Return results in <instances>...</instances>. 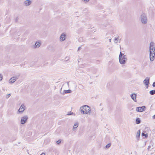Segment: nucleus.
I'll return each mask as SVG.
<instances>
[{
	"label": "nucleus",
	"mask_w": 155,
	"mask_h": 155,
	"mask_svg": "<svg viewBox=\"0 0 155 155\" xmlns=\"http://www.w3.org/2000/svg\"><path fill=\"white\" fill-rule=\"evenodd\" d=\"M78 126V124L76 123L74 124L73 127L74 129H76Z\"/></svg>",
	"instance_id": "19"
},
{
	"label": "nucleus",
	"mask_w": 155,
	"mask_h": 155,
	"mask_svg": "<svg viewBox=\"0 0 155 155\" xmlns=\"http://www.w3.org/2000/svg\"><path fill=\"white\" fill-rule=\"evenodd\" d=\"M154 43L153 42H151L150 44L149 58L150 60L151 61H153L155 58V46H154Z\"/></svg>",
	"instance_id": "1"
},
{
	"label": "nucleus",
	"mask_w": 155,
	"mask_h": 155,
	"mask_svg": "<svg viewBox=\"0 0 155 155\" xmlns=\"http://www.w3.org/2000/svg\"><path fill=\"white\" fill-rule=\"evenodd\" d=\"M90 107L86 105H84L81 107L80 108V110L83 114H91Z\"/></svg>",
	"instance_id": "2"
},
{
	"label": "nucleus",
	"mask_w": 155,
	"mask_h": 155,
	"mask_svg": "<svg viewBox=\"0 0 155 155\" xmlns=\"http://www.w3.org/2000/svg\"><path fill=\"white\" fill-rule=\"evenodd\" d=\"M125 55H124V54L122 53L121 52H120V54L119 55V58H121L123 56H125Z\"/></svg>",
	"instance_id": "21"
},
{
	"label": "nucleus",
	"mask_w": 155,
	"mask_h": 155,
	"mask_svg": "<svg viewBox=\"0 0 155 155\" xmlns=\"http://www.w3.org/2000/svg\"><path fill=\"white\" fill-rule=\"evenodd\" d=\"M146 131L143 132L141 134V136L142 137L144 136V138H147L148 137V135L147 133L145 134Z\"/></svg>",
	"instance_id": "15"
},
{
	"label": "nucleus",
	"mask_w": 155,
	"mask_h": 155,
	"mask_svg": "<svg viewBox=\"0 0 155 155\" xmlns=\"http://www.w3.org/2000/svg\"><path fill=\"white\" fill-rule=\"evenodd\" d=\"M152 86L153 87H155V82H154L153 83Z\"/></svg>",
	"instance_id": "30"
},
{
	"label": "nucleus",
	"mask_w": 155,
	"mask_h": 155,
	"mask_svg": "<svg viewBox=\"0 0 155 155\" xmlns=\"http://www.w3.org/2000/svg\"><path fill=\"white\" fill-rule=\"evenodd\" d=\"M81 47H78V51L80 50L81 49Z\"/></svg>",
	"instance_id": "31"
},
{
	"label": "nucleus",
	"mask_w": 155,
	"mask_h": 155,
	"mask_svg": "<svg viewBox=\"0 0 155 155\" xmlns=\"http://www.w3.org/2000/svg\"><path fill=\"white\" fill-rule=\"evenodd\" d=\"M117 39H118V38L115 37V38H114V40L115 41V43H117Z\"/></svg>",
	"instance_id": "26"
},
{
	"label": "nucleus",
	"mask_w": 155,
	"mask_h": 155,
	"mask_svg": "<svg viewBox=\"0 0 155 155\" xmlns=\"http://www.w3.org/2000/svg\"><path fill=\"white\" fill-rule=\"evenodd\" d=\"M109 41L110 42L111 41V39H109Z\"/></svg>",
	"instance_id": "35"
},
{
	"label": "nucleus",
	"mask_w": 155,
	"mask_h": 155,
	"mask_svg": "<svg viewBox=\"0 0 155 155\" xmlns=\"http://www.w3.org/2000/svg\"><path fill=\"white\" fill-rule=\"evenodd\" d=\"M40 45L41 44L39 42L36 41L35 44V47L36 48H39L40 46Z\"/></svg>",
	"instance_id": "16"
},
{
	"label": "nucleus",
	"mask_w": 155,
	"mask_h": 155,
	"mask_svg": "<svg viewBox=\"0 0 155 155\" xmlns=\"http://www.w3.org/2000/svg\"><path fill=\"white\" fill-rule=\"evenodd\" d=\"M3 78V76L2 74H0V81H1Z\"/></svg>",
	"instance_id": "24"
},
{
	"label": "nucleus",
	"mask_w": 155,
	"mask_h": 155,
	"mask_svg": "<svg viewBox=\"0 0 155 155\" xmlns=\"http://www.w3.org/2000/svg\"><path fill=\"white\" fill-rule=\"evenodd\" d=\"M78 88L80 89H84V86L81 84H79L78 85Z\"/></svg>",
	"instance_id": "22"
},
{
	"label": "nucleus",
	"mask_w": 155,
	"mask_h": 155,
	"mask_svg": "<svg viewBox=\"0 0 155 155\" xmlns=\"http://www.w3.org/2000/svg\"><path fill=\"white\" fill-rule=\"evenodd\" d=\"M28 118V117L27 115H25L21 117L20 123L22 124H25L27 121Z\"/></svg>",
	"instance_id": "5"
},
{
	"label": "nucleus",
	"mask_w": 155,
	"mask_h": 155,
	"mask_svg": "<svg viewBox=\"0 0 155 155\" xmlns=\"http://www.w3.org/2000/svg\"><path fill=\"white\" fill-rule=\"evenodd\" d=\"M73 114V112L70 111L69 112H68V113L67 114V115H72V114Z\"/></svg>",
	"instance_id": "25"
},
{
	"label": "nucleus",
	"mask_w": 155,
	"mask_h": 155,
	"mask_svg": "<svg viewBox=\"0 0 155 155\" xmlns=\"http://www.w3.org/2000/svg\"><path fill=\"white\" fill-rule=\"evenodd\" d=\"M31 3V2L30 0H27L24 2V5L26 6H29Z\"/></svg>",
	"instance_id": "12"
},
{
	"label": "nucleus",
	"mask_w": 155,
	"mask_h": 155,
	"mask_svg": "<svg viewBox=\"0 0 155 155\" xmlns=\"http://www.w3.org/2000/svg\"><path fill=\"white\" fill-rule=\"evenodd\" d=\"M111 145V144L110 143H109L107 144V145H106V146H105V147L106 149H108L109 147H110Z\"/></svg>",
	"instance_id": "20"
},
{
	"label": "nucleus",
	"mask_w": 155,
	"mask_h": 155,
	"mask_svg": "<svg viewBox=\"0 0 155 155\" xmlns=\"http://www.w3.org/2000/svg\"><path fill=\"white\" fill-rule=\"evenodd\" d=\"M60 39L61 41H64L66 38V35L65 34L63 33L60 36Z\"/></svg>",
	"instance_id": "11"
},
{
	"label": "nucleus",
	"mask_w": 155,
	"mask_h": 155,
	"mask_svg": "<svg viewBox=\"0 0 155 155\" xmlns=\"http://www.w3.org/2000/svg\"><path fill=\"white\" fill-rule=\"evenodd\" d=\"M82 1H83L84 2L86 3L87 2H88L90 0H82Z\"/></svg>",
	"instance_id": "28"
},
{
	"label": "nucleus",
	"mask_w": 155,
	"mask_h": 155,
	"mask_svg": "<svg viewBox=\"0 0 155 155\" xmlns=\"http://www.w3.org/2000/svg\"><path fill=\"white\" fill-rule=\"evenodd\" d=\"M149 93L150 94L153 95L155 94V90H152L150 91Z\"/></svg>",
	"instance_id": "18"
},
{
	"label": "nucleus",
	"mask_w": 155,
	"mask_h": 155,
	"mask_svg": "<svg viewBox=\"0 0 155 155\" xmlns=\"http://www.w3.org/2000/svg\"><path fill=\"white\" fill-rule=\"evenodd\" d=\"M135 122L137 124H139L141 123V120L139 118H137L136 119Z\"/></svg>",
	"instance_id": "17"
},
{
	"label": "nucleus",
	"mask_w": 155,
	"mask_h": 155,
	"mask_svg": "<svg viewBox=\"0 0 155 155\" xmlns=\"http://www.w3.org/2000/svg\"><path fill=\"white\" fill-rule=\"evenodd\" d=\"M40 155H45V153H42Z\"/></svg>",
	"instance_id": "33"
},
{
	"label": "nucleus",
	"mask_w": 155,
	"mask_h": 155,
	"mask_svg": "<svg viewBox=\"0 0 155 155\" xmlns=\"http://www.w3.org/2000/svg\"><path fill=\"white\" fill-rule=\"evenodd\" d=\"M146 107L143 106L141 107H136V110L137 111L139 112H141L145 110Z\"/></svg>",
	"instance_id": "6"
},
{
	"label": "nucleus",
	"mask_w": 155,
	"mask_h": 155,
	"mask_svg": "<svg viewBox=\"0 0 155 155\" xmlns=\"http://www.w3.org/2000/svg\"><path fill=\"white\" fill-rule=\"evenodd\" d=\"M18 17H17L15 19V22H17L18 21Z\"/></svg>",
	"instance_id": "29"
},
{
	"label": "nucleus",
	"mask_w": 155,
	"mask_h": 155,
	"mask_svg": "<svg viewBox=\"0 0 155 155\" xmlns=\"http://www.w3.org/2000/svg\"><path fill=\"white\" fill-rule=\"evenodd\" d=\"M10 96H11L10 94H7L6 96V98L7 99Z\"/></svg>",
	"instance_id": "27"
},
{
	"label": "nucleus",
	"mask_w": 155,
	"mask_h": 155,
	"mask_svg": "<svg viewBox=\"0 0 155 155\" xmlns=\"http://www.w3.org/2000/svg\"><path fill=\"white\" fill-rule=\"evenodd\" d=\"M119 62L121 64H124L127 60V58L126 55H125L124 56L119 58Z\"/></svg>",
	"instance_id": "4"
},
{
	"label": "nucleus",
	"mask_w": 155,
	"mask_h": 155,
	"mask_svg": "<svg viewBox=\"0 0 155 155\" xmlns=\"http://www.w3.org/2000/svg\"><path fill=\"white\" fill-rule=\"evenodd\" d=\"M19 76V75L12 77L9 80V83L12 84L14 83L16 81V79L18 78Z\"/></svg>",
	"instance_id": "9"
},
{
	"label": "nucleus",
	"mask_w": 155,
	"mask_h": 155,
	"mask_svg": "<svg viewBox=\"0 0 155 155\" xmlns=\"http://www.w3.org/2000/svg\"><path fill=\"white\" fill-rule=\"evenodd\" d=\"M141 21L143 24H146L147 23V16L144 13H143L140 16Z\"/></svg>",
	"instance_id": "3"
},
{
	"label": "nucleus",
	"mask_w": 155,
	"mask_h": 155,
	"mask_svg": "<svg viewBox=\"0 0 155 155\" xmlns=\"http://www.w3.org/2000/svg\"><path fill=\"white\" fill-rule=\"evenodd\" d=\"M82 38H80L79 39V41H81V39H82Z\"/></svg>",
	"instance_id": "32"
},
{
	"label": "nucleus",
	"mask_w": 155,
	"mask_h": 155,
	"mask_svg": "<svg viewBox=\"0 0 155 155\" xmlns=\"http://www.w3.org/2000/svg\"><path fill=\"white\" fill-rule=\"evenodd\" d=\"M140 130H139L137 133L136 137L137 141L139 140L140 137Z\"/></svg>",
	"instance_id": "13"
},
{
	"label": "nucleus",
	"mask_w": 155,
	"mask_h": 155,
	"mask_svg": "<svg viewBox=\"0 0 155 155\" xmlns=\"http://www.w3.org/2000/svg\"><path fill=\"white\" fill-rule=\"evenodd\" d=\"M120 40H119V41H120Z\"/></svg>",
	"instance_id": "37"
},
{
	"label": "nucleus",
	"mask_w": 155,
	"mask_h": 155,
	"mask_svg": "<svg viewBox=\"0 0 155 155\" xmlns=\"http://www.w3.org/2000/svg\"><path fill=\"white\" fill-rule=\"evenodd\" d=\"M153 119H155V114L153 116Z\"/></svg>",
	"instance_id": "34"
},
{
	"label": "nucleus",
	"mask_w": 155,
	"mask_h": 155,
	"mask_svg": "<svg viewBox=\"0 0 155 155\" xmlns=\"http://www.w3.org/2000/svg\"><path fill=\"white\" fill-rule=\"evenodd\" d=\"M72 92L71 90L68 89V90H64L63 92V94H64L67 93H70Z\"/></svg>",
	"instance_id": "14"
},
{
	"label": "nucleus",
	"mask_w": 155,
	"mask_h": 155,
	"mask_svg": "<svg viewBox=\"0 0 155 155\" xmlns=\"http://www.w3.org/2000/svg\"><path fill=\"white\" fill-rule=\"evenodd\" d=\"M150 78L149 77H147L143 81V83L147 88L149 87V84L150 83Z\"/></svg>",
	"instance_id": "8"
},
{
	"label": "nucleus",
	"mask_w": 155,
	"mask_h": 155,
	"mask_svg": "<svg viewBox=\"0 0 155 155\" xmlns=\"http://www.w3.org/2000/svg\"><path fill=\"white\" fill-rule=\"evenodd\" d=\"M130 97L135 102H137L136 99L137 95L136 94L134 93L130 95Z\"/></svg>",
	"instance_id": "10"
},
{
	"label": "nucleus",
	"mask_w": 155,
	"mask_h": 155,
	"mask_svg": "<svg viewBox=\"0 0 155 155\" xmlns=\"http://www.w3.org/2000/svg\"><path fill=\"white\" fill-rule=\"evenodd\" d=\"M61 142V140H59L58 141H57L56 142V143L57 144H59Z\"/></svg>",
	"instance_id": "23"
},
{
	"label": "nucleus",
	"mask_w": 155,
	"mask_h": 155,
	"mask_svg": "<svg viewBox=\"0 0 155 155\" xmlns=\"http://www.w3.org/2000/svg\"><path fill=\"white\" fill-rule=\"evenodd\" d=\"M150 147V146H148V149H149V148Z\"/></svg>",
	"instance_id": "36"
},
{
	"label": "nucleus",
	"mask_w": 155,
	"mask_h": 155,
	"mask_svg": "<svg viewBox=\"0 0 155 155\" xmlns=\"http://www.w3.org/2000/svg\"><path fill=\"white\" fill-rule=\"evenodd\" d=\"M25 109V106L22 104L18 110V112L20 114H22Z\"/></svg>",
	"instance_id": "7"
}]
</instances>
